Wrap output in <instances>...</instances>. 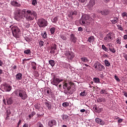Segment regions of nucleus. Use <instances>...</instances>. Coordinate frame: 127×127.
Returning <instances> with one entry per match:
<instances>
[{
  "label": "nucleus",
  "instance_id": "obj_6",
  "mask_svg": "<svg viewBox=\"0 0 127 127\" xmlns=\"http://www.w3.org/2000/svg\"><path fill=\"white\" fill-rule=\"evenodd\" d=\"M11 30L13 36L15 38H18L19 37V32L20 31L18 27L17 26H13L11 28Z\"/></svg>",
  "mask_w": 127,
  "mask_h": 127
},
{
  "label": "nucleus",
  "instance_id": "obj_16",
  "mask_svg": "<svg viewBox=\"0 0 127 127\" xmlns=\"http://www.w3.org/2000/svg\"><path fill=\"white\" fill-rule=\"evenodd\" d=\"M95 121L96 123H97V124H99V125H105V122L104 121H103V120L97 118L95 119Z\"/></svg>",
  "mask_w": 127,
  "mask_h": 127
},
{
  "label": "nucleus",
  "instance_id": "obj_3",
  "mask_svg": "<svg viewBox=\"0 0 127 127\" xmlns=\"http://www.w3.org/2000/svg\"><path fill=\"white\" fill-rule=\"evenodd\" d=\"M63 89H64V93L67 95H72L75 91H76V88L73 87V84L71 82H65L63 86Z\"/></svg>",
  "mask_w": 127,
  "mask_h": 127
},
{
  "label": "nucleus",
  "instance_id": "obj_50",
  "mask_svg": "<svg viewBox=\"0 0 127 127\" xmlns=\"http://www.w3.org/2000/svg\"><path fill=\"white\" fill-rule=\"evenodd\" d=\"M61 37L63 40H67V38L63 35H61Z\"/></svg>",
  "mask_w": 127,
  "mask_h": 127
},
{
  "label": "nucleus",
  "instance_id": "obj_19",
  "mask_svg": "<svg viewBox=\"0 0 127 127\" xmlns=\"http://www.w3.org/2000/svg\"><path fill=\"white\" fill-rule=\"evenodd\" d=\"M15 77L17 81H19L22 79V74L21 73H18L16 75Z\"/></svg>",
  "mask_w": 127,
  "mask_h": 127
},
{
  "label": "nucleus",
  "instance_id": "obj_46",
  "mask_svg": "<svg viewBox=\"0 0 127 127\" xmlns=\"http://www.w3.org/2000/svg\"><path fill=\"white\" fill-rule=\"evenodd\" d=\"M10 114H11L10 110L7 109L6 112V117H9V115H10Z\"/></svg>",
  "mask_w": 127,
  "mask_h": 127
},
{
  "label": "nucleus",
  "instance_id": "obj_31",
  "mask_svg": "<svg viewBox=\"0 0 127 127\" xmlns=\"http://www.w3.org/2000/svg\"><path fill=\"white\" fill-rule=\"evenodd\" d=\"M36 63L34 62L32 63V68L33 69V70H36Z\"/></svg>",
  "mask_w": 127,
  "mask_h": 127
},
{
  "label": "nucleus",
  "instance_id": "obj_51",
  "mask_svg": "<svg viewBox=\"0 0 127 127\" xmlns=\"http://www.w3.org/2000/svg\"><path fill=\"white\" fill-rule=\"evenodd\" d=\"M123 57L124 58V59H125V60H126V61H127V54L124 53L123 54Z\"/></svg>",
  "mask_w": 127,
  "mask_h": 127
},
{
  "label": "nucleus",
  "instance_id": "obj_57",
  "mask_svg": "<svg viewBox=\"0 0 127 127\" xmlns=\"http://www.w3.org/2000/svg\"><path fill=\"white\" fill-rule=\"evenodd\" d=\"M118 29H119V30H121V31H124V28H123V27L122 26H118Z\"/></svg>",
  "mask_w": 127,
  "mask_h": 127
},
{
  "label": "nucleus",
  "instance_id": "obj_22",
  "mask_svg": "<svg viewBox=\"0 0 127 127\" xmlns=\"http://www.w3.org/2000/svg\"><path fill=\"white\" fill-rule=\"evenodd\" d=\"M56 45L52 46L51 48L50 53H51V54H55L56 52Z\"/></svg>",
  "mask_w": 127,
  "mask_h": 127
},
{
  "label": "nucleus",
  "instance_id": "obj_14",
  "mask_svg": "<svg viewBox=\"0 0 127 127\" xmlns=\"http://www.w3.org/2000/svg\"><path fill=\"white\" fill-rule=\"evenodd\" d=\"M45 105L46 107H47L48 110H50L52 108V106L51 105V103L47 100H45Z\"/></svg>",
  "mask_w": 127,
  "mask_h": 127
},
{
  "label": "nucleus",
  "instance_id": "obj_62",
  "mask_svg": "<svg viewBox=\"0 0 127 127\" xmlns=\"http://www.w3.org/2000/svg\"><path fill=\"white\" fill-rule=\"evenodd\" d=\"M3 65V63L0 60V66H1Z\"/></svg>",
  "mask_w": 127,
  "mask_h": 127
},
{
  "label": "nucleus",
  "instance_id": "obj_34",
  "mask_svg": "<svg viewBox=\"0 0 127 127\" xmlns=\"http://www.w3.org/2000/svg\"><path fill=\"white\" fill-rule=\"evenodd\" d=\"M104 64H105L106 66H107V67H109V66H110V65H111L110 62H109V61H108L107 60H105L104 61Z\"/></svg>",
  "mask_w": 127,
  "mask_h": 127
},
{
  "label": "nucleus",
  "instance_id": "obj_2",
  "mask_svg": "<svg viewBox=\"0 0 127 127\" xmlns=\"http://www.w3.org/2000/svg\"><path fill=\"white\" fill-rule=\"evenodd\" d=\"M96 17V15L94 13L91 14L90 17L89 15H82L81 18L79 20V24L81 25H85V24H89L91 23L92 20H94Z\"/></svg>",
  "mask_w": 127,
  "mask_h": 127
},
{
  "label": "nucleus",
  "instance_id": "obj_4",
  "mask_svg": "<svg viewBox=\"0 0 127 127\" xmlns=\"http://www.w3.org/2000/svg\"><path fill=\"white\" fill-rule=\"evenodd\" d=\"M37 24L40 28H44L48 25V22L45 19L40 18L38 20Z\"/></svg>",
  "mask_w": 127,
  "mask_h": 127
},
{
  "label": "nucleus",
  "instance_id": "obj_27",
  "mask_svg": "<svg viewBox=\"0 0 127 127\" xmlns=\"http://www.w3.org/2000/svg\"><path fill=\"white\" fill-rule=\"evenodd\" d=\"M97 102L98 103H105V102H106V98H98L97 99Z\"/></svg>",
  "mask_w": 127,
  "mask_h": 127
},
{
  "label": "nucleus",
  "instance_id": "obj_56",
  "mask_svg": "<svg viewBox=\"0 0 127 127\" xmlns=\"http://www.w3.org/2000/svg\"><path fill=\"white\" fill-rule=\"evenodd\" d=\"M79 2H81V3H84L87 2V0H78Z\"/></svg>",
  "mask_w": 127,
  "mask_h": 127
},
{
  "label": "nucleus",
  "instance_id": "obj_61",
  "mask_svg": "<svg viewBox=\"0 0 127 127\" xmlns=\"http://www.w3.org/2000/svg\"><path fill=\"white\" fill-rule=\"evenodd\" d=\"M80 112L81 113H85V112H86V110L85 109H81Z\"/></svg>",
  "mask_w": 127,
  "mask_h": 127
},
{
  "label": "nucleus",
  "instance_id": "obj_10",
  "mask_svg": "<svg viewBox=\"0 0 127 127\" xmlns=\"http://www.w3.org/2000/svg\"><path fill=\"white\" fill-rule=\"evenodd\" d=\"M18 96L22 100H26L28 97L26 92L23 90H19L18 91Z\"/></svg>",
  "mask_w": 127,
  "mask_h": 127
},
{
  "label": "nucleus",
  "instance_id": "obj_28",
  "mask_svg": "<svg viewBox=\"0 0 127 127\" xmlns=\"http://www.w3.org/2000/svg\"><path fill=\"white\" fill-rule=\"evenodd\" d=\"M122 16L124 18V19H127V12H124L122 13Z\"/></svg>",
  "mask_w": 127,
  "mask_h": 127
},
{
  "label": "nucleus",
  "instance_id": "obj_1",
  "mask_svg": "<svg viewBox=\"0 0 127 127\" xmlns=\"http://www.w3.org/2000/svg\"><path fill=\"white\" fill-rule=\"evenodd\" d=\"M16 17L18 18H23V16L25 17L26 20L28 21H31L37 17V13L34 10H27L23 9H17L16 11Z\"/></svg>",
  "mask_w": 127,
  "mask_h": 127
},
{
  "label": "nucleus",
  "instance_id": "obj_9",
  "mask_svg": "<svg viewBox=\"0 0 127 127\" xmlns=\"http://www.w3.org/2000/svg\"><path fill=\"white\" fill-rule=\"evenodd\" d=\"M53 80L51 81V84L52 85H54L55 86H56V87L58 86V85L60 83H61V82H62L63 81V79H59L58 78L55 77V74H53Z\"/></svg>",
  "mask_w": 127,
  "mask_h": 127
},
{
  "label": "nucleus",
  "instance_id": "obj_55",
  "mask_svg": "<svg viewBox=\"0 0 127 127\" xmlns=\"http://www.w3.org/2000/svg\"><path fill=\"white\" fill-rule=\"evenodd\" d=\"M103 111H104V109H103V108H98V110L97 111V113H100L101 112H103Z\"/></svg>",
  "mask_w": 127,
  "mask_h": 127
},
{
  "label": "nucleus",
  "instance_id": "obj_52",
  "mask_svg": "<svg viewBox=\"0 0 127 127\" xmlns=\"http://www.w3.org/2000/svg\"><path fill=\"white\" fill-rule=\"evenodd\" d=\"M51 93V89L50 88H48L47 90V94H48V95H50V93Z\"/></svg>",
  "mask_w": 127,
  "mask_h": 127
},
{
  "label": "nucleus",
  "instance_id": "obj_35",
  "mask_svg": "<svg viewBox=\"0 0 127 127\" xmlns=\"http://www.w3.org/2000/svg\"><path fill=\"white\" fill-rule=\"evenodd\" d=\"M102 48L103 50L106 51V52H108V51H109V49L104 45H102Z\"/></svg>",
  "mask_w": 127,
  "mask_h": 127
},
{
  "label": "nucleus",
  "instance_id": "obj_54",
  "mask_svg": "<svg viewBox=\"0 0 127 127\" xmlns=\"http://www.w3.org/2000/svg\"><path fill=\"white\" fill-rule=\"evenodd\" d=\"M37 126L38 127H44L43 125H42V124H41L40 122L37 123Z\"/></svg>",
  "mask_w": 127,
  "mask_h": 127
},
{
  "label": "nucleus",
  "instance_id": "obj_64",
  "mask_svg": "<svg viewBox=\"0 0 127 127\" xmlns=\"http://www.w3.org/2000/svg\"><path fill=\"white\" fill-rule=\"evenodd\" d=\"M124 39L125 40L127 39V34H126L124 36Z\"/></svg>",
  "mask_w": 127,
  "mask_h": 127
},
{
  "label": "nucleus",
  "instance_id": "obj_59",
  "mask_svg": "<svg viewBox=\"0 0 127 127\" xmlns=\"http://www.w3.org/2000/svg\"><path fill=\"white\" fill-rule=\"evenodd\" d=\"M20 124H21V120H20L18 121V123H17V127H19V125H20Z\"/></svg>",
  "mask_w": 127,
  "mask_h": 127
},
{
  "label": "nucleus",
  "instance_id": "obj_20",
  "mask_svg": "<svg viewBox=\"0 0 127 127\" xmlns=\"http://www.w3.org/2000/svg\"><path fill=\"white\" fill-rule=\"evenodd\" d=\"M77 14H78V10H75L74 11H71L69 14L68 15V16H69V17H71L72 15H74V16H76Z\"/></svg>",
  "mask_w": 127,
  "mask_h": 127
},
{
  "label": "nucleus",
  "instance_id": "obj_18",
  "mask_svg": "<svg viewBox=\"0 0 127 127\" xmlns=\"http://www.w3.org/2000/svg\"><path fill=\"white\" fill-rule=\"evenodd\" d=\"M95 0H90L88 4V6L90 8H92V7L95 5Z\"/></svg>",
  "mask_w": 127,
  "mask_h": 127
},
{
  "label": "nucleus",
  "instance_id": "obj_23",
  "mask_svg": "<svg viewBox=\"0 0 127 127\" xmlns=\"http://www.w3.org/2000/svg\"><path fill=\"white\" fill-rule=\"evenodd\" d=\"M111 22L113 24H116L117 22H119V18L117 17H114L112 20H111Z\"/></svg>",
  "mask_w": 127,
  "mask_h": 127
},
{
  "label": "nucleus",
  "instance_id": "obj_44",
  "mask_svg": "<svg viewBox=\"0 0 127 127\" xmlns=\"http://www.w3.org/2000/svg\"><path fill=\"white\" fill-rule=\"evenodd\" d=\"M94 37L93 36H91V37H90L89 38H88V42H93V41H94Z\"/></svg>",
  "mask_w": 127,
  "mask_h": 127
},
{
  "label": "nucleus",
  "instance_id": "obj_5",
  "mask_svg": "<svg viewBox=\"0 0 127 127\" xmlns=\"http://www.w3.org/2000/svg\"><path fill=\"white\" fill-rule=\"evenodd\" d=\"M114 37H115V34L114 32H110L108 33L104 37V40L105 42L109 43V42H111L113 39H114Z\"/></svg>",
  "mask_w": 127,
  "mask_h": 127
},
{
  "label": "nucleus",
  "instance_id": "obj_40",
  "mask_svg": "<svg viewBox=\"0 0 127 127\" xmlns=\"http://www.w3.org/2000/svg\"><path fill=\"white\" fill-rule=\"evenodd\" d=\"M63 107H64V108H67L69 106V103L68 102H64L62 104Z\"/></svg>",
  "mask_w": 127,
  "mask_h": 127
},
{
  "label": "nucleus",
  "instance_id": "obj_7",
  "mask_svg": "<svg viewBox=\"0 0 127 127\" xmlns=\"http://www.w3.org/2000/svg\"><path fill=\"white\" fill-rule=\"evenodd\" d=\"M94 68L96 71L101 72L102 70L105 69V66L101 64V63L97 62L94 64Z\"/></svg>",
  "mask_w": 127,
  "mask_h": 127
},
{
  "label": "nucleus",
  "instance_id": "obj_12",
  "mask_svg": "<svg viewBox=\"0 0 127 127\" xmlns=\"http://www.w3.org/2000/svg\"><path fill=\"white\" fill-rule=\"evenodd\" d=\"M3 87L5 92H10V91L11 90V86L7 83H4L3 84Z\"/></svg>",
  "mask_w": 127,
  "mask_h": 127
},
{
  "label": "nucleus",
  "instance_id": "obj_33",
  "mask_svg": "<svg viewBox=\"0 0 127 127\" xmlns=\"http://www.w3.org/2000/svg\"><path fill=\"white\" fill-rule=\"evenodd\" d=\"M24 54H26L27 55H29V54L31 53V51H30V50H25L24 51Z\"/></svg>",
  "mask_w": 127,
  "mask_h": 127
},
{
  "label": "nucleus",
  "instance_id": "obj_36",
  "mask_svg": "<svg viewBox=\"0 0 127 127\" xmlns=\"http://www.w3.org/2000/svg\"><path fill=\"white\" fill-rule=\"evenodd\" d=\"M39 47L41 48V47L44 46V42H43V41H40L39 42Z\"/></svg>",
  "mask_w": 127,
  "mask_h": 127
},
{
  "label": "nucleus",
  "instance_id": "obj_39",
  "mask_svg": "<svg viewBox=\"0 0 127 127\" xmlns=\"http://www.w3.org/2000/svg\"><path fill=\"white\" fill-rule=\"evenodd\" d=\"M93 81L95 82V83H96L97 84H98V83H100V78H94Z\"/></svg>",
  "mask_w": 127,
  "mask_h": 127
},
{
  "label": "nucleus",
  "instance_id": "obj_48",
  "mask_svg": "<svg viewBox=\"0 0 127 127\" xmlns=\"http://www.w3.org/2000/svg\"><path fill=\"white\" fill-rule=\"evenodd\" d=\"M32 4L33 5H36L37 4V1L36 0H32Z\"/></svg>",
  "mask_w": 127,
  "mask_h": 127
},
{
  "label": "nucleus",
  "instance_id": "obj_63",
  "mask_svg": "<svg viewBox=\"0 0 127 127\" xmlns=\"http://www.w3.org/2000/svg\"><path fill=\"white\" fill-rule=\"evenodd\" d=\"M122 122H123V119H120L119 120H118V123L119 124H121V123H122Z\"/></svg>",
  "mask_w": 127,
  "mask_h": 127
},
{
  "label": "nucleus",
  "instance_id": "obj_25",
  "mask_svg": "<svg viewBox=\"0 0 127 127\" xmlns=\"http://www.w3.org/2000/svg\"><path fill=\"white\" fill-rule=\"evenodd\" d=\"M41 35L44 39H46V38H47L48 35L46 31H45L44 32L42 33Z\"/></svg>",
  "mask_w": 127,
  "mask_h": 127
},
{
  "label": "nucleus",
  "instance_id": "obj_47",
  "mask_svg": "<svg viewBox=\"0 0 127 127\" xmlns=\"http://www.w3.org/2000/svg\"><path fill=\"white\" fill-rule=\"evenodd\" d=\"M107 46H108L109 48V49H110V48H112V47H114V44H112V43L107 44Z\"/></svg>",
  "mask_w": 127,
  "mask_h": 127
},
{
  "label": "nucleus",
  "instance_id": "obj_30",
  "mask_svg": "<svg viewBox=\"0 0 127 127\" xmlns=\"http://www.w3.org/2000/svg\"><path fill=\"white\" fill-rule=\"evenodd\" d=\"M56 30V28L55 27H53L50 28V32L51 34H54L55 33V30Z\"/></svg>",
  "mask_w": 127,
  "mask_h": 127
},
{
  "label": "nucleus",
  "instance_id": "obj_58",
  "mask_svg": "<svg viewBox=\"0 0 127 127\" xmlns=\"http://www.w3.org/2000/svg\"><path fill=\"white\" fill-rule=\"evenodd\" d=\"M78 31L82 32V31H83V28L81 27H78Z\"/></svg>",
  "mask_w": 127,
  "mask_h": 127
},
{
  "label": "nucleus",
  "instance_id": "obj_21",
  "mask_svg": "<svg viewBox=\"0 0 127 127\" xmlns=\"http://www.w3.org/2000/svg\"><path fill=\"white\" fill-rule=\"evenodd\" d=\"M34 107L36 110H38V111H41V110H43L42 107H40V104L39 103H37L34 105Z\"/></svg>",
  "mask_w": 127,
  "mask_h": 127
},
{
  "label": "nucleus",
  "instance_id": "obj_24",
  "mask_svg": "<svg viewBox=\"0 0 127 127\" xmlns=\"http://www.w3.org/2000/svg\"><path fill=\"white\" fill-rule=\"evenodd\" d=\"M11 4L14 6H20V4H19L16 1L14 0L11 1Z\"/></svg>",
  "mask_w": 127,
  "mask_h": 127
},
{
  "label": "nucleus",
  "instance_id": "obj_26",
  "mask_svg": "<svg viewBox=\"0 0 127 127\" xmlns=\"http://www.w3.org/2000/svg\"><path fill=\"white\" fill-rule=\"evenodd\" d=\"M100 94L101 95H108V91L107 89H103L100 91Z\"/></svg>",
  "mask_w": 127,
  "mask_h": 127
},
{
  "label": "nucleus",
  "instance_id": "obj_43",
  "mask_svg": "<svg viewBox=\"0 0 127 127\" xmlns=\"http://www.w3.org/2000/svg\"><path fill=\"white\" fill-rule=\"evenodd\" d=\"M109 50L111 51V52H112V53H115L116 52V49H115V48L114 47H112V48H109Z\"/></svg>",
  "mask_w": 127,
  "mask_h": 127
},
{
  "label": "nucleus",
  "instance_id": "obj_45",
  "mask_svg": "<svg viewBox=\"0 0 127 127\" xmlns=\"http://www.w3.org/2000/svg\"><path fill=\"white\" fill-rule=\"evenodd\" d=\"M62 119H63V121H65L66 120H67V119H68V115H64L62 116Z\"/></svg>",
  "mask_w": 127,
  "mask_h": 127
},
{
  "label": "nucleus",
  "instance_id": "obj_41",
  "mask_svg": "<svg viewBox=\"0 0 127 127\" xmlns=\"http://www.w3.org/2000/svg\"><path fill=\"white\" fill-rule=\"evenodd\" d=\"M93 109L94 110L95 112H96V113H98V111L99 108H98V106H97V105H95L93 106Z\"/></svg>",
  "mask_w": 127,
  "mask_h": 127
},
{
  "label": "nucleus",
  "instance_id": "obj_60",
  "mask_svg": "<svg viewBox=\"0 0 127 127\" xmlns=\"http://www.w3.org/2000/svg\"><path fill=\"white\" fill-rule=\"evenodd\" d=\"M16 68H17V67L16 66V65H14V66L12 67V69H13V70H15V69H16Z\"/></svg>",
  "mask_w": 127,
  "mask_h": 127
},
{
  "label": "nucleus",
  "instance_id": "obj_8",
  "mask_svg": "<svg viewBox=\"0 0 127 127\" xmlns=\"http://www.w3.org/2000/svg\"><path fill=\"white\" fill-rule=\"evenodd\" d=\"M64 55L66 58H67V60L69 61H72L73 58L74 57V53L69 52L68 50H66L64 52Z\"/></svg>",
  "mask_w": 127,
  "mask_h": 127
},
{
  "label": "nucleus",
  "instance_id": "obj_32",
  "mask_svg": "<svg viewBox=\"0 0 127 127\" xmlns=\"http://www.w3.org/2000/svg\"><path fill=\"white\" fill-rule=\"evenodd\" d=\"M58 21V18L57 17H55L53 19H52V22L53 23H56Z\"/></svg>",
  "mask_w": 127,
  "mask_h": 127
},
{
  "label": "nucleus",
  "instance_id": "obj_37",
  "mask_svg": "<svg viewBox=\"0 0 127 127\" xmlns=\"http://www.w3.org/2000/svg\"><path fill=\"white\" fill-rule=\"evenodd\" d=\"M35 115H36V113H35V112L34 111L32 112L31 114L29 115V119H31V118H32V117H33V116H35Z\"/></svg>",
  "mask_w": 127,
  "mask_h": 127
},
{
  "label": "nucleus",
  "instance_id": "obj_49",
  "mask_svg": "<svg viewBox=\"0 0 127 127\" xmlns=\"http://www.w3.org/2000/svg\"><path fill=\"white\" fill-rule=\"evenodd\" d=\"M115 80H116V81H117V82H121V79H120V78H119V77L117 75H115Z\"/></svg>",
  "mask_w": 127,
  "mask_h": 127
},
{
  "label": "nucleus",
  "instance_id": "obj_53",
  "mask_svg": "<svg viewBox=\"0 0 127 127\" xmlns=\"http://www.w3.org/2000/svg\"><path fill=\"white\" fill-rule=\"evenodd\" d=\"M86 94V92L85 91H83L80 94V97H84L85 96V94Z\"/></svg>",
  "mask_w": 127,
  "mask_h": 127
},
{
  "label": "nucleus",
  "instance_id": "obj_42",
  "mask_svg": "<svg viewBox=\"0 0 127 127\" xmlns=\"http://www.w3.org/2000/svg\"><path fill=\"white\" fill-rule=\"evenodd\" d=\"M81 60V61H82L83 62H84V63H86L87 62H88V61H89V60H88V59H87V58H82Z\"/></svg>",
  "mask_w": 127,
  "mask_h": 127
},
{
  "label": "nucleus",
  "instance_id": "obj_15",
  "mask_svg": "<svg viewBox=\"0 0 127 127\" xmlns=\"http://www.w3.org/2000/svg\"><path fill=\"white\" fill-rule=\"evenodd\" d=\"M57 125V122L55 120H52L49 122V125L50 127H52L53 126H56Z\"/></svg>",
  "mask_w": 127,
  "mask_h": 127
},
{
  "label": "nucleus",
  "instance_id": "obj_13",
  "mask_svg": "<svg viewBox=\"0 0 127 127\" xmlns=\"http://www.w3.org/2000/svg\"><path fill=\"white\" fill-rule=\"evenodd\" d=\"M69 40L73 43H76L77 41V38L75 37V34H71L69 36Z\"/></svg>",
  "mask_w": 127,
  "mask_h": 127
},
{
  "label": "nucleus",
  "instance_id": "obj_11",
  "mask_svg": "<svg viewBox=\"0 0 127 127\" xmlns=\"http://www.w3.org/2000/svg\"><path fill=\"white\" fill-rule=\"evenodd\" d=\"M99 13H101L102 15H109L110 14V10L109 9H103L99 11Z\"/></svg>",
  "mask_w": 127,
  "mask_h": 127
},
{
  "label": "nucleus",
  "instance_id": "obj_17",
  "mask_svg": "<svg viewBox=\"0 0 127 127\" xmlns=\"http://www.w3.org/2000/svg\"><path fill=\"white\" fill-rule=\"evenodd\" d=\"M6 100L8 106H10V105H11L13 103V100L11 97L6 98Z\"/></svg>",
  "mask_w": 127,
  "mask_h": 127
},
{
  "label": "nucleus",
  "instance_id": "obj_38",
  "mask_svg": "<svg viewBox=\"0 0 127 127\" xmlns=\"http://www.w3.org/2000/svg\"><path fill=\"white\" fill-rule=\"evenodd\" d=\"M116 42H117V44H121L122 43V39L120 37H118L116 39Z\"/></svg>",
  "mask_w": 127,
  "mask_h": 127
},
{
  "label": "nucleus",
  "instance_id": "obj_29",
  "mask_svg": "<svg viewBox=\"0 0 127 127\" xmlns=\"http://www.w3.org/2000/svg\"><path fill=\"white\" fill-rule=\"evenodd\" d=\"M49 63L51 64V66H52V67H54V66H55V61H54V60L49 61Z\"/></svg>",
  "mask_w": 127,
  "mask_h": 127
}]
</instances>
